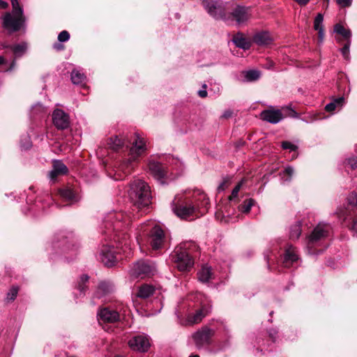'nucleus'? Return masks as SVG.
Here are the masks:
<instances>
[{
    "label": "nucleus",
    "mask_w": 357,
    "mask_h": 357,
    "mask_svg": "<svg viewBox=\"0 0 357 357\" xmlns=\"http://www.w3.org/2000/svg\"><path fill=\"white\" fill-rule=\"evenodd\" d=\"M132 221L130 214L125 213L122 211H109L105 215L103 220L104 230L102 232L108 236L110 241L116 243V249L128 248V234L125 230L128 227Z\"/></svg>",
    "instance_id": "nucleus-1"
},
{
    "label": "nucleus",
    "mask_w": 357,
    "mask_h": 357,
    "mask_svg": "<svg viewBox=\"0 0 357 357\" xmlns=\"http://www.w3.org/2000/svg\"><path fill=\"white\" fill-rule=\"evenodd\" d=\"M146 139L137 133L135 134V139L132 142V146L129 149L127 155H125L115 165V174L117 176L114 177L115 180L122 179L121 173L126 175L130 174L135 168L139 158L146 151Z\"/></svg>",
    "instance_id": "nucleus-2"
},
{
    "label": "nucleus",
    "mask_w": 357,
    "mask_h": 357,
    "mask_svg": "<svg viewBox=\"0 0 357 357\" xmlns=\"http://www.w3.org/2000/svg\"><path fill=\"white\" fill-rule=\"evenodd\" d=\"M199 199L201 203H193L190 199H182L177 197H175L172 203V211L176 216L181 219L192 220L195 217H199L207 211L208 205V199L206 195L201 194Z\"/></svg>",
    "instance_id": "nucleus-3"
},
{
    "label": "nucleus",
    "mask_w": 357,
    "mask_h": 357,
    "mask_svg": "<svg viewBox=\"0 0 357 357\" xmlns=\"http://www.w3.org/2000/svg\"><path fill=\"white\" fill-rule=\"evenodd\" d=\"M128 194L134 206L132 212L137 210V213H140L139 215L133 214L132 218L134 219L139 218L144 213L141 210L149 206L151 204L150 187L144 181L139 178L135 179L130 183Z\"/></svg>",
    "instance_id": "nucleus-4"
},
{
    "label": "nucleus",
    "mask_w": 357,
    "mask_h": 357,
    "mask_svg": "<svg viewBox=\"0 0 357 357\" xmlns=\"http://www.w3.org/2000/svg\"><path fill=\"white\" fill-rule=\"evenodd\" d=\"M197 245L193 242H185L177 246L171 255L172 261L179 271H190L194 266L193 251Z\"/></svg>",
    "instance_id": "nucleus-5"
},
{
    "label": "nucleus",
    "mask_w": 357,
    "mask_h": 357,
    "mask_svg": "<svg viewBox=\"0 0 357 357\" xmlns=\"http://www.w3.org/2000/svg\"><path fill=\"white\" fill-rule=\"evenodd\" d=\"M1 26L9 33L26 29V17L25 15L6 12L1 17Z\"/></svg>",
    "instance_id": "nucleus-6"
},
{
    "label": "nucleus",
    "mask_w": 357,
    "mask_h": 357,
    "mask_svg": "<svg viewBox=\"0 0 357 357\" xmlns=\"http://www.w3.org/2000/svg\"><path fill=\"white\" fill-rule=\"evenodd\" d=\"M214 329L207 326H203L192 334V339L198 350H206L213 343V337L215 335Z\"/></svg>",
    "instance_id": "nucleus-7"
},
{
    "label": "nucleus",
    "mask_w": 357,
    "mask_h": 357,
    "mask_svg": "<svg viewBox=\"0 0 357 357\" xmlns=\"http://www.w3.org/2000/svg\"><path fill=\"white\" fill-rule=\"evenodd\" d=\"M201 4L205 11L215 20L229 21L226 13L225 4L220 0H200Z\"/></svg>",
    "instance_id": "nucleus-8"
},
{
    "label": "nucleus",
    "mask_w": 357,
    "mask_h": 357,
    "mask_svg": "<svg viewBox=\"0 0 357 357\" xmlns=\"http://www.w3.org/2000/svg\"><path fill=\"white\" fill-rule=\"evenodd\" d=\"M331 229V227L329 224L322 222L319 223L314 227L307 239V248L311 254L315 253L312 250V248L318 244L321 241L326 238L328 236Z\"/></svg>",
    "instance_id": "nucleus-9"
},
{
    "label": "nucleus",
    "mask_w": 357,
    "mask_h": 357,
    "mask_svg": "<svg viewBox=\"0 0 357 357\" xmlns=\"http://www.w3.org/2000/svg\"><path fill=\"white\" fill-rule=\"evenodd\" d=\"M156 272L155 264L149 260H139L135 263L130 270L134 278H144L153 275Z\"/></svg>",
    "instance_id": "nucleus-10"
},
{
    "label": "nucleus",
    "mask_w": 357,
    "mask_h": 357,
    "mask_svg": "<svg viewBox=\"0 0 357 357\" xmlns=\"http://www.w3.org/2000/svg\"><path fill=\"white\" fill-rule=\"evenodd\" d=\"M117 254L114 245H102L99 254L100 259L106 266L110 267L117 261Z\"/></svg>",
    "instance_id": "nucleus-11"
},
{
    "label": "nucleus",
    "mask_w": 357,
    "mask_h": 357,
    "mask_svg": "<svg viewBox=\"0 0 357 357\" xmlns=\"http://www.w3.org/2000/svg\"><path fill=\"white\" fill-rule=\"evenodd\" d=\"M148 241L153 250L161 249L165 242L164 231L159 226H154L150 231Z\"/></svg>",
    "instance_id": "nucleus-12"
},
{
    "label": "nucleus",
    "mask_w": 357,
    "mask_h": 357,
    "mask_svg": "<svg viewBox=\"0 0 357 357\" xmlns=\"http://www.w3.org/2000/svg\"><path fill=\"white\" fill-rule=\"evenodd\" d=\"M128 345L133 351L146 352L149 349L151 344L149 337L142 334L132 337L128 341Z\"/></svg>",
    "instance_id": "nucleus-13"
},
{
    "label": "nucleus",
    "mask_w": 357,
    "mask_h": 357,
    "mask_svg": "<svg viewBox=\"0 0 357 357\" xmlns=\"http://www.w3.org/2000/svg\"><path fill=\"white\" fill-rule=\"evenodd\" d=\"M52 122L59 130H65L70 126V116L64 111L56 109L52 114Z\"/></svg>",
    "instance_id": "nucleus-14"
},
{
    "label": "nucleus",
    "mask_w": 357,
    "mask_h": 357,
    "mask_svg": "<svg viewBox=\"0 0 357 357\" xmlns=\"http://www.w3.org/2000/svg\"><path fill=\"white\" fill-rule=\"evenodd\" d=\"M249 10V7L238 5L231 13L227 14V17H229V20L232 17L238 24L247 22L250 16Z\"/></svg>",
    "instance_id": "nucleus-15"
},
{
    "label": "nucleus",
    "mask_w": 357,
    "mask_h": 357,
    "mask_svg": "<svg viewBox=\"0 0 357 357\" xmlns=\"http://www.w3.org/2000/svg\"><path fill=\"white\" fill-rule=\"evenodd\" d=\"M89 275L83 274L80 275L76 282L74 291L73 292L75 302H77L79 298H81L85 296V294L88 290V286L86 283L89 282Z\"/></svg>",
    "instance_id": "nucleus-16"
},
{
    "label": "nucleus",
    "mask_w": 357,
    "mask_h": 357,
    "mask_svg": "<svg viewBox=\"0 0 357 357\" xmlns=\"http://www.w3.org/2000/svg\"><path fill=\"white\" fill-rule=\"evenodd\" d=\"M206 314H177L179 324L185 326L197 324L203 320Z\"/></svg>",
    "instance_id": "nucleus-17"
},
{
    "label": "nucleus",
    "mask_w": 357,
    "mask_h": 357,
    "mask_svg": "<svg viewBox=\"0 0 357 357\" xmlns=\"http://www.w3.org/2000/svg\"><path fill=\"white\" fill-rule=\"evenodd\" d=\"M260 117L265 121L275 124L283 119V114L280 109L271 108L262 111L260 114Z\"/></svg>",
    "instance_id": "nucleus-18"
},
{
    "label": "nucleus",
    "mask_w": 357,
    "mask_h": 357,
    "mask_svg": "<svg viewBox=\"0 0 357 357\" xmlns=\"http://www.w3.org/2000/svg\"><path fill=\"white\" fill-rule=\"evenodd\" d=\"M149 169L151 174L155 179L160 181L162 184L165 183L163 179L166 175L165 167L158 162L151 161L149 163Z\"/></svg>",
    "instance_id": "nucleus-19"
},
{
    "label": "nucleus",
    "mask_w": 357,
    "mask_h": 357,
    "mask_svg": "<svg viewBox=\"0 0 357 357\" xmlns=\"http://www.w3.org/2000/svg\"><path fill=\"white\" fill-rule=\"evenodd\" d=\"M97 320L105 331H109L107 326L119 321L120 314H97Z\"/></svg>",
    "instance_id": "nucleus-20"
},
{
    "label": "nucleus",
    "mask_w": 357,
    "mask_h": 357,
    "mask_svg": "<svg viewBox=\"0 0 357 357\" xmlns=\"http://www.w3.org/2000/svg\"><path fill=\"white\" fill-rule=\"evenodd\" d=\"M298 259V255L297 250L293 245H288L286 248L285 253L284 255L283 264L285 267H290L293 264L297 261Z\"/></svg>",
    "instance_id": "nucleus-21"
},
{
    "label": "nucleus",
    "mask_w": 357,
    "mask_h": 357,
    "mask_svg": "<svg viewBox=\"0 0 357 357\" xmlns=\"http://www.w3.org/2000/svg\"><path fill=\"white\" fill-rule=\"evenodd\" d=\"M252 40L257 45L266 46L273 43V38L269 32L262 31L256 33L253 36Z\"/></svg>",
    "instance_id": "nucleus-22"
},
{
    "label": "nucleus",
    "mask_w": 357,
    "mask_h": 357,
    "mask_svg": "<svg viewBox=\"0 0 357 357\" xmlns=\"http://www.w3.org/2000/svg\"><path fill=\"white\" fill-rule=\"evenodd\" d=\"M128 144H131V142L127 137L121 139L118 136H114L109 139L107 144L111 149L119 151L125 146H128Z\"/></svg>",
    "instance_id": "nucleus-23"
},
{
    "label": "nucleus",
    "mask_w": 357,
    "mask_h": 357,
    "mask_svg": "<svg viewBox=\"0 0 357 357\" xmlns=\"http://www.w3.org/2000/svg\"><path fill=\"white\" fill-rule=\"evenodd\" d=\"M114 290V285L112 282L107 281L100 282L98 284V289L95 293V296L100 298L105 295L110 294Z\"/></svg>",
    "instance_id": "nucleus-24"
},
{
    "label": "nucleus",
    "mask_w": 357,
    "mask_h": 357,
    "mask_svg": "<svg viewBox=\"0 0 357 357\" xmlns=\"http://www.w3.org/2000/svg\"><path fill=\"white\" fill-rule=\"evenodd\" d=\"M198 279L202 282H208L214 279V274L211 266H203L197 273Z\"/></svg>",
    "instance_id": "nucleus-25"
},
{
    "label": "nucleus",
    "mask_w": 357,
    "mask_h": 357,
    "mask_svg": "<svg viewBox=\"0 0 357 357\" xmlns=\"http://www.w3.org/2000/svg\"><path fill=\"white\" fill-rule=\"evenodd\" d=\"M324 16L319 13L314 21V29L318 31L319 40L321 43L324 38V31L323 28Z\"/></svg>",
    "instance_id": "nucleus-26"
},
{
    "label": "nucleus",
    "mask_w": 357,
    "mask_h": 357,
    "mask_svg": "<svg viewBox=\"0 0 357 357\" xmlns=\"http://www.w3.org/2000/svg\"><path fill=\"white\" fill-rule=\"evenodd\" d=\"M59 194L62 198L68 202H76L79 199L78 195L70 188L61 189Z\"/></svg>",
    "instance_id": "nucleus-27"
},
{
    "label": "nucleus",
    "mask_w": 357,
    "mask_h": 357,
    "mask_svg": "<svg viewBox=\"0 0 357 357\" xmlns=\"http://www.w3.org/2000/svg\"><path fill=\"white\" fill-rule=\"evenodd\" d=\"M155 287L153 285L144 284L139 287L137 296L146 298L153 294Z\"/></svg>",
    "instance_id": "nucleus-28"
},
{
    "label": "nucleus",
    "mask_w": 357,
    "mask_h": 357,
    "mask_svg": "<svg viewBox=\"0 0 357 357\" xmlns=\"http://www.w3.org/2000/svg\"><path fill=\"white\" fill-rule=\"evenodd\" d=\"M234 43L240 48L245 50L250 49L251 44L242 34L238 33L233 38Z\"/></svg>",
    "instance_id": "nucleus-29"
},
{
    "label": "nucleus",
    "mask_w": 357,
    "mask_h": 357,
    "mask_svg": "<svg viewBox=\"0 0 357 357\" xmlns=\"http://www.w3.org/2000/svg\"><path fill=\"white\" fill-rule=\"evenodd\" d=\"M28 48V44L26 42H22L19 44L13 45L11 50L13 51L15 58H19L22 56L26 52Z\"/></svg>",
    "instance_id": "nucleus-30"
},
{
    "label": "nucleus",
    "mask_w": 357,
    "mask_h": 357,
    "mask_svg": "<svg viewBox=\"0 0 357 357\" xmlns=\"http://www.w3.org/2000/svg\"><path fill=\"white\" fill-rule=\"evenodd\" d=\"M63 247V251H67L70 250L69 242L66 241L65 239L62 240V242L60 243V240L59 236H54L52 241L51 242L50 248L52 250H55L58 248H60L61 245Z\"/></svg>",
    "instance_id": "nucleus-31"
},
{
    "label": "nucleus",
    "mask_w": 357,
    "mask_h": 357,
    "mask_svg": "<svg viewBox=\"0 0 357 357\" xmlns=\"http://www.w3.org/2000/svg\"><path fill=\"white\" fill-rule=\"evenodd\" d=\"M86 79V76L79 70H73L71 73V80L74 84H82Z\"/></svg>",
    "instance_id": "nucleus-32"
},
{
    "label": "nucleus",
    "mask_w": 357,
    "mask_h": 357,
    "mask_svg": "<svg viewBox=\"0 0 357 357\" xmlns=\"http://www.w3.org/2000/svg\"><path fill=\"white\" fill-rule=\"evenodd\" d=\"M7 65V60L3 56H0V72H10L12 71L16 65V59L15 58L9 67H6Z\"/></svg>",
    "instance_id": "nucleus-33"
},
{
    "label": "nucleus",
    "mask_w": 357,
    "mask_h": 357,
    "mask_svg": "<svg viewBox=\"0 0 357 357\" xmlns=\"http://www.w3.org/2000/svg\"><path fill=\"white\" fill-rule=\"evenodd\" d=\"M244 75L245 81L254 82L260 77V72L257 70H250L243 73Z\"/></svg>",
    "instance_id": "nucleus-34"
},
{
    "label": "nucleus",
    "mask_w": 357,
    "mask_h": 357,
    "mask_svg": "<svg viewBox=\"0 0 357 357\" xmlns=\"http://www.w3.org/2000/svg\"><path fill=\"white\" fill-rule=\"evenodd\" d=\"M334 31L337 33H339L341 36H342L347 40V41L350 40L351 36V33L350 30L345 29L342 24H335L334 26Z\"/></svg>",
    "instance_id": "nucleus-35"
},
{
    "label": "nucleus",
    "mask_w": 357,
    "mask_h": 357,
    "mask_svg": "<svg viewBox=\"0 0 357 357\" xmlns=\"http://www.w3.org/2000/svg\"><path fill=\"white\" fill-rule=\"evenodd\" d=\"M301 234V222H297L290 228L289 236L291 239H298Z\"/></svg>",
    "instance_id": "nucleus-36"
},
{
    "label": "nucleus",
    "mask_w": 357,
    "mask_h": 357,
    "mask_svg": "<svg viewBox=\"0 0 357 357\" xmlns=\"http://www.w3.org/2000/svg\"><path fill=\"white\" fill-rule=\"evenodd\" d=\"M343 97L336 98L333 102L327 104L325 107V109L328 112H333L337 107H342L343 105Z\"/></svg>",
    "instance_id": "nucleus-37"
},
{
    "label": "nucleus",
    "mask_w": 357,
    "mask_h": 357,
    "mask_svg": "<svg viewBox=\"0 0 357 357\" xmlns=\"http://www.w3.org/2000/svg\"><path fill=\"white\" fill-rule=\"evenodd\" d=\"M294 173V169L292 167H287L282 172H280V176L284 182H289L291 180V177Z\"/></svg>",
    "instance_id": "nucleus-38"
},
{
    "label": "nucleus",
    "mask_w": 357,
    "mask_h": 357,
    "mask_svg": "<svg viewBox=\"0 0 357 357\" xmlns=\"http://www.w3.org/2000/svg\"><path fill=\"white\" fill-rule=\"evenodd\" d=\"M255 201L253 199H245L239 206L240 211L244 213L250 212L252 206L255 204Z\"/></svg>",
    "instance_id": "nucleus-39"
},
{
    "label": "nucleus",
    "mask_w": 357,
    "mask_h": 357,
    "mask_svg": "<svg viewBox=\"0 0 357 357\" xmlns=\"http://www.w3.org/2000/svg\"><path fill=\"white\" fill-rule=\"evenodd\" d=\"M53 167L62 175L68 172L67 167L60 160L54 161Z\"/></svg>",
    "instance_id": "nucleus-40"
},
{
    "label": "nucleus",
    "mask_w": 357,
    "mask_h": 357,
    "mask_svg": "<svg viewBox=\"0 0 357 357\" xmlns=\"http://www.w3.org/2000/svg\"><path fill=\"white\" fill-rule=\"evenodd\" d=\"M12 5V13L24 15L23 8L20 5L18 0H10Z\"/></svg>",
    "instance_id": "nucleus-41"
},
{
    "label": "nucleus",
    "mask_w": 357,
    "mask_h": 357,
    "mask_svg": "<svg viewBox=\"0 0 357 357\" xmlns=\"http://www.w3.org/2000/svg\"><path fill=\"white\" fill-rule=\"evenodd\" d=\"M350 45H351V40H349L344 45L342 48H341V50H340L341 53H342L343 57L346 60H349V48H350Z\"/></svg>",
    "instance_id": "nucleus-42"
},
{
    "label": "nucleus",
    "mask_w": 357,
    "mask_h": 357,
    "mask_svg": "<svg viewBox=\"0 0 357 357\" xmlns=\"http://www.w3.org/2000/svg\"><path fill=\"white\" fill-rule=\"evenodd\" d=\"M231 184V178L229 177L224 178L222 181L218 185V191H223Z\"/></svg>",
    "instance_id": "nucleus-43"
},
{
    "label": "nucleus",
    "mask_w": 357,
    "mask_h": 357,
    "mask_svg": "<svg viewBox=\"0 0 357 357\" xmlns=\"http://www.w3.org/2000/svg\"><path fill=\"white\" fill-rule=\"evenodd\" d=\"M244 181L242 180L241 182H239L236 186L235 188L233 189L232 192H231V196L229 197V199L230 200H232L233 199L236 198L238 197V192H239V190L243 183Z\"/></svg>",
    "instance_id": "nucleus-44"
},
{
    "label": "nucleus",
    "mask_w": 357,
    "mask_h": 357,
    "mask_svg": "<svg viewBox=\"0 0 357 357\" xmlns=\"http://www.w3.org/2000/svg\"><path fill=\"white\" fill-rule=\"evenodd\" d=\"M18 293V288L17 287H13L7 294V299L9 301H13L16 298Z\"/></svg>",
    "instance_id": "nucleus-45"
},
{
    "label": "nucleus",
    "mask_w": 357,
    "mask_h": 357,
    "mask_svg": "<svg viewBox=\"0 0 357 357\" xmlns=\"http://www.w3.org/2000/svg\"><path fill=\"white\" fill-rule=\"evenodd\" d=\"M230 344L229 340L227 339L222 342H219L215 349V351H220L227 349Z\"/></svg>",
    "instance_id": "nucleus-46"
},
{
    "label": "nucleus",
    "mask_w": 357,
    "mask_h": 357,
    "mask_svg": "<svg viewBox=\"0 0 357 357\" xmlns=\"http://www.w3.org/2000/svg\"><path fill=\"white\" fill-rule=\"evenodd\" d=\"M70 38V34L67 31H62L58 36L60 42H66Z\"/></svg>",
    "instance_id": "nucleus-47"
},
{
    "label": "nucleus",
    "mask_w": 357,
    "mask_h": 357,
    "mask_svg": "<svg viewBox=\"0 0 357 357\" xmlns=\"http://www.w3.org/2000/svg\"><path fill=\"white\" fill-rule=\"evenodd\" d=\"M282 147L284 149H289L290 151H294L297 149V146H296L295 144H292L291 142H287V141L283 142L282 143Z\"/></svg>",
    "instance_id": "nucleus-48"
},
{
    "label": "nucleus",
    "mask_w": 357,
    "mask_h": 357,
    "mask_svg": "<svg viewBox=\"0 0 357 357\" xmlns=\"http://www.w3.org/2000/svg\"><path fill=\"white\" fill-rule=\"evenodd\" d=\"M346 162L348 165L351 167L352 169H354L357 167V156L348 158L346 160Z\"/></svg>",
    "instance_id": "nucleus-49"
},
{
    "label": "nucleus",
    "mask_w": 357,
    "mask_h": 357,
    "mask_svg": "<svg viewBox=\"0 0 357 357\" xmlns=\"http://www.w3.org/2000/svg\"><path fill=\"white\" fill-rule=\"evenodd\" d=\"M348 202L350 205L357 206V194H351L348 198Z\"/></svg>",
    "instance_id": "nucleus-50"
},
{
    "label": "nucleus",
    "mask_w": 357,
    "mask_h": 357,
    "mask_svg": "<svg viewBox=\"0 0 357 357\" xmlns=\"http://www.w3.org/2000/svg\"><path fill=\"white\" fill-rule=\"evenodd\" d=\"M211 306L210 304H202V307L199 310L195 311V312H209L211 310Z\"/></svg>",
    "instance_id": "nucleus-51"
},
{
    "label": "nucleus",
    "mask_w": 357,
    "mask_h": 357,
    "mask_svg": "<svg viewBox=\"0 0 357 357\" xmlns=\"http://www.w3.org/2000/svg\"><path fill=\"white\" fill-rule=\"evenodd\" d=\"M59 175H62L61 174H60L59 172H58L54 167L53 169L50 171V174H49V176H50V178L52 180V181H54L56 177Z\"/></svg>",
    "instance_id": "nucleus-52"
},
{
    "label": "nucleus",
    "mask_w": 357,
    "mask_h": 357,
    "mask_svg": "<svg viewBox=\"0 0 357 357\" xmlns=\"http://www.w3.org/2000/svg\"><path fill=\"white\" fill-rule=\"evenodd\" d=\"M336 2L342 7H348L351 4V0H336Z\"/></svg>",
    "instance_id": "nucleus-53"
},
{
    "label": "nucleus",
    "mask_w": 357,
    "mask_h": 357,
    "mask_svg": "<svg viewBox=\"0 0 357 357\" xmlns=\"http://www.w3.org/2000/svg\"><path fill=\"white\" fill-rule=\"evenodd\" d=\"M202 88L203 89H201L198 91V95L201 98H206L207 96L206 84H203Z\"/></svg>",
    "instance_id": "nucleus-54"
},
{
    "label": "nucleus",
    "mask_w": 357,
    "mask_h": 357,
    "mask_svg": "<svg viewBox=\"0 0 357 357\" xmlns=\"http://www.w3.org/2000/svg\"><path fill=\"white\" fill-rule=\"evenodd\" d=\"M350 229L354 233V234L357 235V217L353 219Z\"/></svg>",
    "instance_id": "nucleus-55"
},
{
    "label": "nucleus",
    "mask_w": 357,
    "mask_h": 357,
    "mask_svg": "<svg viewBox=\"0 0 357 357\" xmlns=\"http://www.w3.org/2000/svg\"><path fill=\"white\" fill-rule=\"evenodd\" d=\"M98 312H112V313H114V312H118L116 310H112V309H109V307H100Z\"/></svg>",
    "instance_id": "nucleus-56"
},
{
    "label": "nucleus",
    "mask_w": 357,
    "mask_h": 357,
    "mask_svg": "<svg viewBox=\"0 0 357 357\" xmlns=\"http://www.w3.org/2000/svg\"><path fill=\"white\" fill-rule=\"evenodd\" d=\"M277 333H278V332L274 329H271L268 331L269 337L272 339L273 342L275 341Z\"/></svg>",
    "instance_id": "nucleus-57"
},
{
    "label": "nucleus",
    "mask_w": 357,
    "mask_h": 357,
    "mask_svg": "<svg viewBox=\"0 0 357 357\" xmlns=\"http://www.w3.org/2000/svg\"><path fill=\"white\" fill-rule=\"evenodd\" d=\"M13 45H10L6 42H0V49L4 50V49H10L11 50V47Z\"/></svg>",
    "instance_id": "nucleus-58"
},
{
    "label": "nucleus",
    "mask_w": 357,
    "mask_h": 357,
    "mask_svg": "<svg viewBox=\"0 0 357 357\" xmlns=\"http://www.w3.org/2000/svg\"><path fill=\"white\" fill-rule=\"evenodd\" d=\"M38 110V111H43L44 110V107H43V105L41 104H37L35 106L33 107L32 108V112L33 114H35L36 112V111Z\"/></svg>",
    "instance_id": "nucleus-59"
},
{
    "label": "nucleus",
    "mask_w": 357,
    "mask_h": 357,
    "mask_svg": "<svg viewBox=\"0 0 357 357\" xmlns=\"http://www.w3.org/2000/svg\"><path fill=\"white\" fill-rule=\"evenodd\" d=\"M25 140H26V144H21V147L24 149H29L30 146H31V142H30V139L29 137H25Z\"/></svg>",
    "instance_id": "nucleus-60"
},
{
    "label": "nucleus",
    "mask_w": 357,
    "mask_h": 357,
    "mask_svg": "<svg viewBox=\"0 0 357 357\" xmlns=\"http://www.w3.org/2000/svg\"><path fill=\"white\" fill-rule=\"evenodd\" d=\"M97 155L99 157L103 158L105 155V150L102 147H99L97 150Z\"/></svg>",
    "instance_id": "nucleus-61"
},
{
    "label": "nucleus",
    "mask_w": 357,
    "mask_h": 357,
    "mask_svg": "<svg viewBox=\"0 0 357 357\" xmlns=\"http://www.w3.org/2000/svg\"><path fill=\"white\" fill-rule=\"evenodd\" d=\"M8 7V3L3 0H0V9H6Z\"/></svg>",
    "instance_id": "nucleus-62"
},
{
    "label": "nucleus",
    "mask_w": 357,
    "mask_h": 357,
    "mask_svg": "<svg viewBox=\"0 0 357 357\" xmlns=\"http://www.w3.org/2000/svg\"><path fill=\"white\" fill-rule=\"evenodd\" d=\"M296 2H297L300 6H305L310 0H294Z\"/></svg>",
    "instance_id": "nucleus-63"
},
{
    "label": "nucleus",
    "mask_w": 357,
    "mask_h": 357,
    "mask_svg": "<svg viewBox=\"0 0 357 357\" xmlns=\"http://www.w3.org/2000/svg\"><path fill=\"white\" fill-rule=\"evenodd\" d=\"M214 89H211V91L213 90L214 93H216L217 94H219L220 92V88L219 84H215Z\"/></svg>",
    "instance_id": "nucleus-64"
}]
</instances>
